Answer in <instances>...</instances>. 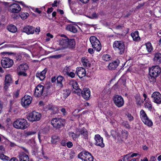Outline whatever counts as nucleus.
I'll use <instances>...</instances> for the list:
<instances>
[{
  "instance_id": "nucleus-31",
  "label": "nucleus",
  "mask_w": 161,
  "mask_h": 161,
  "mask_svg": "<svg viewBox=\"0 0 161 161\" xmlns=\"http://www.w3.org/2000/svg\"><path fill=\"white\" fill-rule=\"evenodd\" d=\"M28 66L27 64L25 63L19 65L17 68V70L25 71L28 69Z\"/></svg>"
},
{
  "instance_id": "nucleus-8",
  "label": "nucleus",
  "mask_w": 161,
  "mask_h": 161,
  "mask_svg": "<svg viewBox=\"0 0 161 161\" xmlns=\"http://www.w3.org/2000/svg\"><path fill=\"white\" fill-rule=\"evenodd\" d=\"M1 64L3 67L4 68L11 67L13 64V60L8 57L3 58L1 60Z\"/></svg>"
},
{
  "instance_id": "nucleus-17",
  "label": "nucleus",
  "mask_w": 161,
  "mask_h": 161,
  "mask_svg": "<svg viewBox=\"0 0 161 161\" xmlns=\"http://www.w3.org/2000/svg\"><path fill=\"white\" fill-rule=\"evenodd\" d=\"M22 31L29 35L33 34L35 31V28L32 26H27L23 28Z\"/></svg>"
},
{
  "instance_id": "nucleus-26",
  "label": "nucleus",
  "mask_w": 161,
  "mask_h": 161,
  "mask_svg": "<svg viewBox=\"0 0 161 161\" xmlns=\"http://www.w3.org/2000/svg\"><path fill=\"white\" fill-rule=\"evenodd\" d=\"M80 135H82L84 139H86L88 138V133L87 130L85 128H82L80 131V134L78 136H79Z\"/></svg>"
},
{
  "instance_id": "nucleus-16",
  "label": "nucleus",
  "mask_w": 161,
  "mask_h": 161,
  "mask_svg": "<svg viewBox=\"0 0 161 161\" xmlns=\"http://www.w3.org/2000/svg\"><path fill=\"white\" fill-rule=\"evenodd\" d=\"M81 94L83 98L88 100L90 96V91L89 89L87 88H84L82 91H81Z\"/></svg>"
},
{
  "instance_id": "nucleus-9",
  "label": "nucleus",
  "mask_w": 161,
  "mask_h": 161,
  "mask_svg": "<svg viewBox=\"0 0 161 161\" xmlns=\"http://www.w3.org/2000/svg\"><path fill=\"white\" fill-rule=\"evenodd\" d=\"M113 101L116 106L119 108L122 107L124 104V100L122 97L118 95L114 96Z\"/></svg>"
},
{
  "instance_id": "nucleus-51",
  "label": "nucleus",
  "mask_w": 161,
  "mask_h": 161,
  "mask_svg": "<svg viewBox=\"0 0 161 161\" xmlns=\"http://www.w3.org/2000/svg\"><path fill=\"white\" fill-rule=\"evenodd\" d=\"M136 103L137 104L140 105L141 102H140V98L138 96L136 97H135Z\"/></svg>"
},
{
  "instance_id": "nucleus-49",
  "label": "nucleus",
  "mask_w": 161,
  "mask_h": 161,
  "mask_svg": "<svg viewBox=\"0 0 161 161\" xmlns=\"http://www.w3.org/2000/svg\"><path fill=\"white\" fill-rule=\"evenodd\" d=\"M144 105L146 107H147L149 109H150L152 108V105L149 103H145Z\"/></svg>"
},
{
  "instance_id": "nucleus-36",
  "label": "nucleus",
  "mask_w": 161,
  "mask_h": 161,
  "mask_svg": "<svg viewBox=\"0 0 161 161\" xmlns=\"http://www.w3.org/2000/svg\"><path fill=\"white\" fill-rule=\"evenodd\" d=\"M70 70L69 67L66 66L64 68L62 72L64 75H67L70 71Z\"/></svg>"
},
{
  "instance_id": "nucleus-4",
  "label": "nucleus",
  "mask_w": 161,
  "mask_h": 161,
  "mask_svg": "<svg viewBox=\"0 0 161 161\" xmlns=\"http://www.w3.org/2000/svg\"><path fill=\"white\" fill-rule=\"evenodd\" d=\"M89 40L94 49L97 51H100L101 49V45L97 38L94 36H92L90 37Z\"/></svg>"
},
{
  "instance_id": "nucleus-25",
  "label": "nucleus",
  "mask_w": 161,
  "mask_h": 161,
  "mask_svg": "<svg viewBox=\"0 0 161 161\" xmlns=\"http://www.w3.org/2000/svg\"><path fill=\"white\" fill-rule=\"evenodd\" d=\"M66 30L73 33H76L77 32V30L76 26L72 25H68L66 27Z\"/></svg>"
},
{
  "instance_id": "nucleus-3",
  "label": "nucleus",
  "mask_w": 161,
  "mask_h": 161,
  "mask_svg": "<svg viewBox=\"0 0 161 161\" xmlns=\"http://www.w3.org/2000/svg\"><path fill=\"white\" fill-rule=\"evenodd\" d=\"M113 47L114 50L118 51L120 54H123L125 52V46L122 41H115L114 42Z\"/></svg>"
},
{
  "instance_id": "nucleus-48",
  "label": "nucleus",
  "mask_w": 161,
  "mask_h": 161,
  "mask_svg": "<svg viewBox=\"0 0 161 161\" xmlns=\"http://www.w3.org/2000/svg\"><path fill=\"white\" fill-rule=\"evenodd\" d=\"M155 15L157 17L159 18L161 17V9L158 11H156L155 12Z\"/></svg>"
},
{
  "instance_id": "nucleus-30",
  "label": "nucleus",
  "mask_w": 161,
  "mask_h": 161,
  "mask_svg": "<svg viewBox=\"0 0 161 161\" xmlns=\"http://www.w3.org/2000/svg\"><path fill=\"white\" fill-rule=\"evenodd\" d=\"M68 47L73 48L75 45V40L74 39L68 38Z\"/></svg>"
},
{
  "instance_id": "nucleus-7",
  "label": "nucleus",
  "mask_w": 161,
  "mask_h": 161,
  "mask_svg": "<svg viewBox=\"0 0 161 161\" xmlns=\"http://www.w3.org/2000/svg\"><path fill=\"white\" fill-rule=\"evenodd\" d=\"M41 115L40 113L33 111L30 113L27 116L28 119L31 122L36 121L40 119Z\"/></svg>"
},
{
  "instance_id": "nucleus-53",
  "label": "nucleus",
  "mask_w": 161,
  "mask_h": 161,
  "mask_svg": "<svg viewBox=\"0 0 161 161\" xmlns=\"http://www.w3.org/2000/svg\"><path fill=\"white\" fill-rule=\"evenodd\" d=\"M36 133V132L34 131H29L27 132L26 133V134L27 136H30V135H31L35 134Z\"/></svg>"
},
{
  "instance_id": "nucleus-46",
  "label": "nucleus",
  "mask_w": 161,
  "mask_h": 161,
  "mask_svg": "<svg viewBox=\"0 0 161 161\" xmlns=\"http://www.w3.org/2000/svg\"><path fill=\"white\" fill-rule=\"evenodd\" d=\"M157 77L153 76H150V77L149 79V80L150 82H154L156 81V78Z\"/></svg>"
},
{
  "instance_id": "nucleus-56",
  "label": "nucleus",
  "mask_w": 161,
  "mask_h": 161,
  "mask_svg": "<svg viewBox=\"0 0 161 161\" xmlns=\"http://www.w3.org/2000/svg\"><path fill=\"white\" fill-rule=\"evenodd\" d=\"M123 125L124 126L128 129H130V125L127 122L123 123Z\"/></svg>"
},
{
  "instance_id": "nucleus-6",
  "label": "nucleus",
  "mask_w": 161,
  "mask_h": 161,
  "mask_svg": "<svg viewBox=\"0 0 161 161\" xmlns=\"http://www.w3.org/2000/svg\"><path fill=\"white\" fill-rule=\"evenodd\" d=\"M150 76H158L161 73V69L159 66H153L149 69Z\"/></svg>"
},
{
  "instance_id": "nucleus-2",
  "label": "nucleus",
  "mask_w": 161,
  "mask_h": 161,
  "mask_svg": "<svg viewBox=\"0 0 161 161\" xmlns=\"http://www.w3.org/2000/svg\"><path fill=\"white\" fill-rule=\"evenodd\" d=\"M65 120L61 118H55L53 119L51 121V123L53 127L55 129H58L64 126Z\"/></svg>"
},
{
  "instance_id": "nucleus-10",
  "label": "nucleus",
  "mask_w": 161,
  "mask_h": 161,
  "mask_svg": "<svg viewBox=\"0 0 161 161\" xmlns=\"http://www.w3.org/2000/svg\"><path fill=\"white\" fill-rule=\"evenodd\" d=\"M32 100V98L31 96L25 95L21 99V105L25 108H27L31 103Z\"/></svg>"
},
{
  "instance_id": "nucleus-22",
  "label": "nucleus",
  "mask_w": 161,
  "mask_h": 161,
  "mask_svg": "<svg viewBox=\"0 0 161 161\" xmlns=\"http://www.w3.org/2000/svg\"><path fill=\"white\" fill-rule=\"evenodd\" d=\"M47 71V69L45 68L41 73H37L36 74V76L39 78L41 80H43L45 77V74Z\"/></svg>"
},
{
  "instance_id": "nucleus-15",
  "label": "nucleus",
  "mask_w": 161,
  "mask_h": 161,
  "mask_svg": "<svg viewBox=\"0 0 161 161\" xmlns=\"http://www.w3.org/2000/svg\"><path fill=\"white\" fill-rule=\"evenodd\" d=\"M94 140L96 142L95 144L96 145L102 147H104V144L103 143V138L98 134L95 135L94 137Z\"/></svg>"
},
{
  "instance_id": "nucleus-14",
  "label": "nucleus",
  "mask_w": 161,
  "mask_h": 161,
  "mask_svg": "<svg viewBox=\"0 0 161 161\" xmlns=\"http://www.w3.org/2000/svg\"><path fill=\"white\" fill-rule=\"evenodd\" d=\"M21 8L19 4L14 3L10 6L9 11L12 13H18Z\"/></svg>"
},
{
  "instance_id": "nucleus-52",
  "label": "nucleus",
  "mask_w": 161,
  "mask_h": 161,
  "mask_svg": "<svg viewBox=\"0 0 161 161\" xmlns=\"http://www.w3.org/2000/svg\"><path fill=\"white\" fill-rule=\"evenodd\" d=\"M67 75L71 78H74L75 76V74L74 72L70 71Z\"/></svg>"
},
{
  "instance_id": "nucleus-29",
  "label": "nucleus",
  "mask_w": 161,
  "mask_h": 161,
  "mask_svg": "<svg viewBox=\"0 0 161 161\" xmlns=\"http://www.w3.org/2000/svg\"><path fill=\"white\" fill-rule=\"evenodd\" d=\"M57 83V85L59 87L62 88L63 87L62 82L64 81V77L62 76H58L56 79Z\"/></svg>"
},
{
  "instance_id": "nucleus-43",
  "label": "nucleus",
  "mask_w": 161,
  "mask_h": 161,
  "mask_svg": "<svg viewBox=\"0 0 161 161\" xmlns=\"http://www.w3.org/2000/svg\"><path fill=\"white\" fill-rule=\"evenodd\" d=\"M18 72V74L19 75H23L24 76H26L27 75L26 74L25 72V71H23L19 70H17Z\"/></svg>"
},
{
  "instance_id": "nucleus-18",
  "label": "nucleus",
  "mask_w": 161,
  "mask_h": 161,
  "mask_svg": "<svg viewBox=\"0 0 161 161\" xmlns=\"http://www.w3.org/2000/svg\"><path fill=\"white\" fill-rule=\"evenodd\" d=\"M76 73L77 75L80 78H82L85 76L86 71L84 68L80 67L77 69Z\"/></svg>"
},
{
  "instance_id": "nucleus-55",
  "label": "nucleus",
  "mask_w": 161,
  "mask_h": 161,
  "mask_svg": "<svg viewBox=\"0 0 161 161\" xmlns=\"http://www.w3.org/2000/svg\"><path fill=\"white\" fill-rule=\"evenodd\" d=\"M69 158L70 159H72L74 158V156H75V153L73 152H71L69 153Z\"/></svg>"
},
{
  "instance_id": "nucleus-28",
  "label": "nucleus",
  "mask_w": 161,
  "mask_h": 161,
  "mask_svg": "<svg viewBox=\"0 0 161 161\" xmlns=\"http://www.w3.org/2000/svg\"><path fill=\"white\" fill-rule=\"evenodd\" d=\"M131 36L134 41H137L140 40V37L139 36V32L138 31H136L131 33Z\"/></svg>"
},
{
  "instance_id": "nucleus-64",
  "label": "nucleus",
  "mask_w": 161,
  "mask_h": 161,
  "mask_svg": "<svg viewBox=\"0 0 161 161\" xmlns=\"http://www.w3.org/2000/svg\"><path fill=\"white\" fill-rule=\"evenodd\" d=\"M9 161H19L18 159L16 158L13 157L11 158Z\"/></svg>"
},
{
  "instance_id": "nucleus-11",
  "label": "nucleus",
  "mask_w": 161,
  "mask_h": 161,
  "mask_svg": "<svg viewBox=\"0 0 161 161\" xmlns=\"http://www.w3.org/2000/svg\"><path fill=\"white\" fill-rule=\"evenodd\" d=\"M44 86L41 85H37L35 90L34 95L35 97H40L43 95L44 92Z\"/></svg>"
},
{
  "instance_id": "nucleus-13",
  "label": "nucleus",
  "mask_w": 161,
  "mask_h": 161,
  "mask_svg": "<svg viewBox=\"0 0 161 161\" xmlns=\"http://www.w3.org/2000/svg\"><path fill=\"white\" fill-rule=\"evenodd\" d=\"M69 84L74 89L76 90V91H74L75 93H77L78 95L80 94L81 90L79 88L78 85L76 81L74 80H72L70 81Z\"/></svg>"
},
{
  "instance_id": "nucleus-39",
  "label": "nucleus",
  "mask_w": 161,
  "mask_h": 161,
  "mask_svg": "<svg viewBox=\"0 0 161 161\" xmlns=\"http://www.w3.org/2000/svg\"><path fill=\"white\" fill-rule=\"evenodd\" d=\"M102 58L103 60L108 61L111 60V58L109 55L105 54L103 56Z\"/></svg>"
},
{
  "instance_id": "nucleus-20",
  "label": "nucleus",
  "mask_w": 161,
  "mask_h": 161,
  "mask_svg": "<svg viewBox=\"0 0 161 161\" xmlns=\"http://www.w3.org/2000/svg\"><path fill=\"white\" fill-rule=\"evenodd\" d=\"M47 108L49 111H50L52 114H54L58 113V110L57 108L55 106H53L51 105H48Z\"/></svg>"
},
{
  "instance_id": "nucleus-23",
  "label": "nucleus",
  "mask_w": 161,
  "mask_h": 161,
  "mask_svg": "<svg viewBox=\"0 0 161 161\" xmlns=\"http://www.w3.org/2000/svg\"><path fill=\"white\" fill-rule=\"evenodd\" d=\"M5 82V87H7V86L9 85L10 84L13 82L12 79L10 75H6Z\"/></svg>"
},
{
  "instance_id": "nucleus-19",
  "label": "nucleus",
  "mask_w": 161,
  "mask_h": 161,
  "mask_svg": "<svg viewBox=\"0 0 161 161\" xmlns=\"http://www.w3.org/2000/svg\"><path fill=\"white\" fill-rule=\"evenodd\" d=\"M19 161H29V158L25 153L22 152L18 155Z\"/></svg>"
},
{
  "instance_id": "nucleus-12",
  "label": "nucleus",
  "mask_w": 161,
  "mask_h": 161,
  "mask_svg": "<svg viewBox=\"0 0 161 161\" xmlns=\"http://www.w3.org/2000/svg\"><path fill=\"white\" fill-rule=\"evenodd\" d=\"M153 102L157 104H161V94L158 92H155L151 95Z\"/></svg>"
},
{
  "instance_id": "nucleus-47",
  "label": "nucleus",
  "mask_w": 161,
  "mask_h": 161,
  "mask_svg": "<svg viewBox=\"0 0 161 161\" xmlns=\"http://www.w3.org/2000/svg\"><path fill=\"white\" fill-rule=\"evenodd\" d=\"M126 115L128 118L129 121H131L133 120V117L132 116L131 114L128 113L126 114Z\"/></svg>"
},
{
  "instance_id": "nucleus-42",
  "label": "nucleus",
  "mask_w": 161,
  "mask_h": 161,
  "mask_svg": "<svg viewBox=\"0 0 161 161\" xmlns=\"http://www.w3.org/2000/svg\"><path fill=\"white\" fill-rule=\"evenodd\" d=\"M69 135L72 137V139L74 140H75L77 137L76 134L73 132H70L69 133Z\"/></svg>"
},
{
  "instance_id": "nucleus-38",
  "label": "nucleus",
  "mask_w": 161,
  "mask_h": 161,
  "mask_svg": "<svg viewBox=\"0 0 161 161\" xmlns=\"http://www.w3.org/2000/svg\"><path fill=\"white\" fill-rule=\"evenodd\" d=\"M147 49L148 52H151L153 50V47L151 43L148 42L146 44Z\"/></svg>"
},
{
  "instance_id": "nucleus-34",
  "label": "nucleus",
  "mask_w": 161,
  "mask_h": 161,
  "mask_svg": "<svg viewBox=\"0 0 161 161\" xmlns=\"http://www.w3.org/2000/svg\"><path fill=\"white\" fill-rule=\"evenodd\" d=\"M8 30L10 32L13 33L17 31L16 27L13 25H10L8 26Z\"/></svg>"
},
{
  "instance_id": "nucleus-44",
  "label": "nucleus",
  "mask_w": 161,
  "mask_h": 161,
  "mask_svg": "<svg viewBox=\"0 0 161 161\" xmlns=\"http://www.w3.org/2000/svg\"><path fill=\"white\" fill-rule=\"evenodd\" d=\"M98 15L96 14V13H93L89 17L92 19H96L98 17Z\"/></svg>"
},
{
  "instance_id": "nucleus-59",
  "label": "nucleus",
  "mask_w": 161,
  "mask_h": 161,
  "mask_svg": "<svg viewBox=\"0 0 161 161\" xmlns=\"http://www.w3.org/2000/svg\"><path fill=\"white\" fill-rule=\"evenodd\" d=\"M124 26L122 25H118L115 26V29L117 30H120Z\"/></svg>"
},
{
  "instance_id": "nucleus-5",
  "label": "nucleus",
  "mask_w": 161,
  "mask_h": 161,
  "mask_svg": "<svg viewBox=\"0 0 161 161\" xmlns=\"http://www.w3.org/2000/svg\"><path fill=\"white\" fill-rule=\"evenodd\" d=\"M78 158L82 161H93V157L90 153L87 152L83 151L78 155Z\"/></svg>"
},
{
  "instance_id": "nucleus-40",
  "label": "nucleus",
  "mask_w": 161,
  "mask_h": 161,
  "mask_svg": "<svg viewBox=\"0 0 161 161\" xmlns=\"http://www.w3.org/2000/svg\"><path fill=\"white\" fill-rule=\"evenodd\" d=\"M140 114V116L141 119L144 120V117L147 116L146 114L143 109L141 110Z\"/></svg>"
},
{
  "instance_id": "nucleus-62",
  "label": "nucleus",
  "mask_w": 161,
  "mask_h": 161,
  "mask_svg": "<svg viewBox=\"0 0 161 161\" xmlns=\"http://www.w3.org/2000/svg\"><path fill=\"white\" fill-rule=\"evenodd\" d=\"M40 28L39 27H37L36 29L35 30V31L37 34H38L40 32Z\"/></svg>"
},
{
  "instance_id": "nucleus-50",
  "label": "nucleus",
  "mask_w": 161,
  "mask_h": 161,
  "mask_svg": "<svg viewBox=\"0 0 161 161\" xmlns=\"http://www.w3.org/2000/svg\"><path fill=\"white\" fill-rule=\"evenodd\" d=\"M130 156L129 154H126L124 156L123 161H127L130 159Z\"/></svg>"
},
{
  "instance_id": "nucleus-37",
  "label": "nucleus",
  "mask_w": 161,
  "mask_h": 161,
  "mask_svg": "<svg viewBox=\"0 0 161 161\" xmlns=\"http://www.w3.org/2000/svg\"><path fill=\"white\" fill-rule=\"evenodd\" d=\"M59 139L58 136L54 135L52 137L51 142L55 144L59 141Z\"/></svg>"
},
{
  "instance_id": "nucleus-60",
  "label": "nucleus",
  "mask_w": 161,
  "mask_h": 161,
  "mask_svg": "<svg viewBox=\"0 0 161 161\" xmlns=\"http://www.w3.org/2000/svg\"><path fill=\"white\" fill-rule=\"evenodd\" d=\"M113 114V112L111 110H108L107 111V115L109 116H111Z\"/></svg>"
},
{
  "instance_id": "nucleus-58",
  "label": "nucleus",
  "mask_w": 161,
  "mask_h": 161,
  "mask_svg": "<svg viewBox=\"0 0 161 161\" xmlns=\"http://www.w3.org/2000/svg\"><path fill=\"white\" fill-rule=\"evenodd\" d=\"M145 3H140V4H139L136 7V8L137 9H139V8H141L142 7H143V6H144V5H145Z\"/></svg>"
},
{
  "instance_id": "nucleus-1",
  "label": "nucleus",
  "mask_w": 161,
  "mask_h": 161,
  "mask_svg": "<svg viewBox=\"0 0 161 161\" xmlns=\"http://www.w3.org/2000/svg\"><path fill=\"white\" fill-rule=\"evenodd\" d=\"M13 126L18 129L24 130L27 128L29 125L27 121L24 119H18L13 124Z\"/></svg>"
},
{
  "instance_id": "nucleus-24",
  "label": "nucleus",
  "mask_w": 161,
  "mask_h": 161,
  "mask_svg": "<svg viewBox=\"0 0 161 161\" xmlns=\"http://www.w3.org/2000/svg\"><path fill=\"white\" fill-rule=\"evenodd\" d=\"M68 38H66L65 39H62L60 40L59 44L61 46L62 48H65L68 47Z\"/></svg>"
},
{
  "instance_id": "nucleus-54",
  "label": "nucleus",
  "mask_w": 161,
  "mask_h": 161,
  "mask_svg": "<svg viewBox=\"0 0 161 161\" xmlns=\"http://www.w3.org/2000/svg\"><path fill=\"white\" fill-rule=\"evenodd\" d=\"M5 152V148L2 146H0V154Z\"/></svg>"
},
{
  "instance_id": "nucleus-27",
  "label": "nucleus",
  "mask_w": 161,
  "mask_h": 161,
  "mask_svg": "<svg viewBox=\"0 0 161 161\" xmlns=\"http://www.w3.org/2000/svg\"><path fill=\"white\" fill-rule=\"evenodd\" d=\"M81 62L84 67H90L91 64L86 58L84 57L82 58Z\"/></svg>"
},
{
  "instance_id": "nucleus-41",
  "label": "nucleus",
  "mask_w": 161,
  "mask_h": 161,
  "mask_svg": "<svg viewBox=\"0 0 161 161\" xmlns=\"http://www.w3.org/2000/svg\"><path fill=\"white\" fill-rule=\"evenodd\" d=\"M0 158L3 160H8L9 158V157L5 155L4 153L0 154Z\"/></svg>"
},
{
  "instance_id": "nucleus-35",
  "label": "nucleus",
  "mask_w": 161,
  "mask_h": 161,
  "mask_svg": "<svg viewBox=\"0 0 161 161\" xmlns=\"http://www.w3.org/2000/svg\"><path fill=\"white\" fill-rule=\"evenodd\" d=\"M154 60L155 61H158L159 63H161V53H158L155 54Z\"/></svg>"
},
{
  "instance_id": "nucleus-21",
  "label": "nucleus",
  "mask_w": 161,
  "mask_h": 161,
  "mask_svg": "<svg viewBox=\"0 0 161 161\" xmlns=\"http://www.w3.org/2000/svg\"><path fill=\"white\" fill-rule=\"evenodd\" d=\"M119 62L118 60L114 61L110 63L108 66L109 69L114 70L118 66Z\"/></svg>"
},
{
  "instance_id": "nucleus-57",
  "label": "nucleus",
  "mask_w": 161,
  "mask_h": 161,
  "mask_svg": "<svg viewBox=\"0 0 161 161\" xmlns=\"http://www.w3.org/2000/svg\"><path fill=\"white\" fill-rule=\"evenodd\" d=\"M73 146V144L71 142H68L67 143V146L69 148Z\"/></svg>"
},
{
  "instance_id": "nucleus-45",
  "label": "nucleus",
  "mask_w": 161,
  "mask_h": 161,
  "mask_svg": "<svg viewBox=\"0 0 161 161\" xmlns=\"http://www.w3.org/2000/svg\"><path fill=\"white\" fill-rule=\"evenodd\" d=\"M29 14L28 13H23L20 15V17L23 19H26L28 16Z\"/></svg>"
},
{
  "instance_id": "nucleus-32",
  "label": "nucleus",
  "mask_w": 161,
  "mask_h": 161,
  "mask_svg": "<svg viewBox=\"0 0 161 161\" xmlns=\"http://www.w3.org/2000/svg\"><path fill=\"white\" fill-rule=\"evenodd\" d=\"M144 120H142L143 122L146 125L151 126L153 125V123L152 121L150 120L148 118L147 116L144 117Z\"/></svg>"
},
{
  "instance_id": "nucleus-63",
  "label": "nucleus",
  "mask_w": 161,
  "mask_h": 161,
  "mask_svg": "<svg viewBox=\"0 0 161 161\" xmlns=\"http://www.w3.org/2000/svg\"><path fill=\"white\" fill-rule=\"evenodd\" d=\"M88 51L89 53L91 54H93L94 53V50L92 48H89Z\"/></svg>"
},
{
  "instance_id": "nucleus-61",
  "label": "nucleus",
  "mask_w": 161,
  "mask_h": 161,
  "mask_svg": "<svg viewBox=\"0 0 161 161\" xmlns=\"http://www.w3.org/2000/svg\"><path fill=\"white\" fill-rule=\"evenodd\" d=\"M60 111L62 113H63L64 115H65L66 114L65 109L64 108H62L61 109Z\"/></svg>"
},
{
  "instance_id": "nucleus-33",
  "label": "nucleus",
  "mask_w": 161,
  "mask_h": 161,
  "mask_svg": "<svg viewBox=\"0 0 161 161\" xmlns=\"http://www.w3.org/2000/svg\"><path fill=\"white\" fill-rule=\"evenodd\" d=\"M70 93V91L69 89H66L64 90L62 92V96L65 99L66 98Z\"/></svg>"
}]
</instances>
